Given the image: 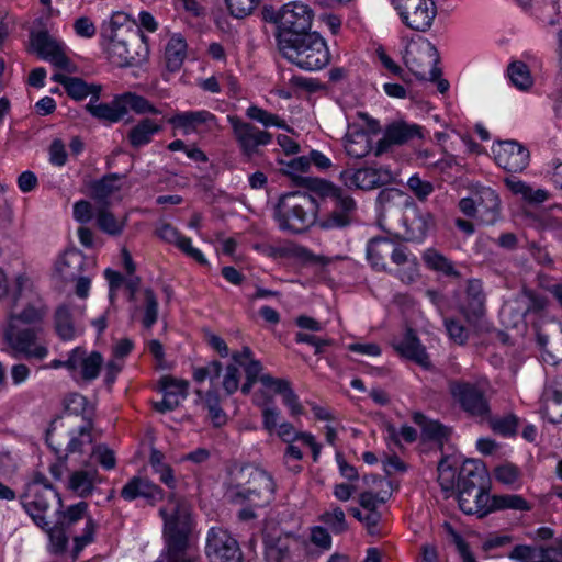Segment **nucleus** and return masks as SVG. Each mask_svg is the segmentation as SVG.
I'll list each match as a JSON object with an SVG mask.
<instances>
[{"mask_svg": "<svg viewBox=\"0 0 562 562\" xmlns=\"http://www.w3.org/2000/svg\"><path fill=\"white\" fill-rule=\"evenodd\" d=\"M167 501V505L159 509L164 519L167 562H195V558L189 554L193 530L190 507L175 493H170Z\"/></svg>", "mask_w": 562, "mask_h": 562, "instance_id": "nucleus-1", "label": "nucleus"}, {"mask_svg": "<svg viewBox=\"0 0 562 562\" xmlns=\"http://www.w3.org/2000/svg\"><path fill=\"white\" fill-rule=\"evenodd\" d=\"M276 483L265 470L252 464L235 465L228 472L226 497L237 505L265 507L273 499Z\"/></svg>", "mask_w": 562, "mask_h": 562, "instance_id": "nucleus-2", "label": "nucleus"}, {"mask_svg": "<svg viewBox=\"0 0 562 562\" xmlns=\"http://www.w3.org/2000/svg\"><path fill=\"white\" fill-rule=\"evenodd\" d=\"M457 499L460 509L468 515L484 517L488 514L487 473L476 460H465L458 473Z\"/></svg>", "mask_w": 562, "mask_h": 562, "instance_id": "nucleus-3", "label": "nucleus"}, {"mask_svg": "<svg viewBox=\"0 0 562 562\" xmlns=\"http://www.w3.org/2000/svg\"><path fill=\"white\" fill-rule=\"evenodd\" d=\"M277 46L284 58L304 70L322 69L330 60L327 44L317 32L307 31Z\"/></svg>", "mask_w": 562, "mask_h": 562, "instance_id": "nucleus-4", "label": "nucleus"}, {"mask_svg": "<svg viewBox=\"0 0 562 562\" xmlns=\"http://www.w3.org/2000/svg\"><path fill=\"white\" fill-rule=\"evenodd\" d=\"M317 211L315 196L304 191H294L280 198L276 216L282 229L300 234L315 223Z\"/></svg>", "mask_w": 562, "mask_h": 562, "instance_id": "nucleus-5", "label": "nucleus"}, {"mask_svg": "<svg viewBox=\"0 0 562 562\" xmlns=\"http://www.w3.org/2000/svg\"><path fill=\"white\" fill-rule=\"evenodd\" d=\"M299 181L315 195L333 201L334 209L321 223L322 227L342 228L351 224L356 212V202L341 188L318 178L300 177Z\"/></svg>", "mask_w": 562, "mask_h": 562, "instance_id": "nucleus-6", "label": "nucleus"}, {"mask_svg": "<svg viewBox=\"0 0 562 562\" xmlns=\"http://www.w3.org/2000/svg\"><path fill=\"white\" fill-rule=\"evenodd\" d=\"M261 14L266 22L277 25V44L310 31L314 16L307 4L296 1L289 2L278 10L272 5H265Z\"/></svg>", "mask_w": 562, "mask_h": 562, "instance_id": "nucleus-7", "label": "nucleus"}, {"mask_svg": "<svg viewBox=\"0 0 562 562\" xmlns=\"http://www.w3.org/2000/svg\"><path fill=\"white\" fill-rule=\"evenodd\" d=\"M9 322H22L24 324H36L42 321L46 313L45 305L34 290L33 282L26 274H19L11 289Z\"/></svg>", "mask_w": 562, "mask_h": 562, "instance_id": "nucleus-8", "label": "nucleus"}, {"mask_svg": "<svg viewBox=\"0 0 562 562\" xmlns=\"http://www.w3.org/2000/svg\"><path fill=\"white\" fill-rule=\"evenodd\" d=\"M448 391L453 401L469 416L485 420L490 418L491 407L485 392L475 383L464 380H450Z\"/></svg>", "mask_w": 562, "mask_h": 562, "instance_id": "nucleus-9", "label": "nucleus"}, {"mask_svg": "<svg viewBox=\"0 0 562 562\" xmlns=\"http://www.w3.org/2000/svg\"><path fill=\"white\" fill-rule=\"evenodd\" d=\"M243 367L247 380L255 382L259 381L265 387L271 389L276 394L281 395L284 405L290 408V413L293 417L303 414L304 408L288 380L277 379L270 374H263L262 364L260 361L255 359H250L249 362Z\"/></svg>", "mask_w": 562, "mask_h": 562, "instance_id": "nucleus-10", "label": "nucleus"}, {"mask_svg": "<svg viewBox=\"0 0 562 562\" xmlns=\"http://www.w3.org/2000/svg\"><path fill=\"white\" fill-rule=\"evenodd\" d=\"M22 504L33 521L38 527L45 528L48 526L44 515L45 512L54 505L61 507V499L52 485L30 483L22 495Z\"/></svg>", "mask_w": 562, "mask_h": 562, "instance_id": "nucleus-11", "label": "nucleus"}, {"mask_svg": "<svg viewBox=\"0 0 562 562\" xmlns=\"http://www.w3.org/2000/svg\"><path fill=\"white\" fill-rule=\"evenodd\" d=\"M110 40L109 53L117 66H130L138 60L140 56L138 48H143L142 41L144 40L139 29L130 27L127 34L124 30H112Z\"/></svg>", "mask_w": 562, "mask_h": 562, "instance_id": "nucleus-12", "label": "nucleus"}, {"mask_svg": "<svg viewBox=\"0 0 562 562\" xmlns=\"http://www.w3.org/2000/svg\"><path fill=\"white\" fill-rule=\"evenodd\" d=\"M402 22L411 30L426 32L437 14L434 0H392Z\"/></svg>", "mask_w": 562, "mask_h": 562, "instance_id": "nucleus-13", "label": "nucleus"}, {"mask_svg": "<svg viewBox=\"0 0 562 562\" xmlns=\"http://www.w3.org/2000/svg\"><path fill=\"white\" fill-rule=\"evenodd\" d=\"M405 63L419 80H436L441 76V69L436 66L439 63V53L429 42L407 50Z\"/></svg>", "mask_w": 562, "mask_h": 562, "instance_id": "nucleus-14", "label": "nucleus"}, {"mask_svg": "<svg viewBox=\"0 0 562 562\" xmlns=\"http://www.w3.org/2000/svg\"><path fill=\"white\" fill-rule=\"evenodd\" d=\"M339 179L348 189L373 190L391 183L393 177L383 167H348L340 172Z\"/></svg>", "mask_w": 562, "mask_h": 562, "instance_id": "nucleus-15", "label": "nucleus"}, {"mask_svg": "<svg viewBox=\"0 0 562 562\" xmlns=\"http://www.w3.org/2000/svg\"><path fill=\"white\" fill-rule=\"evenodd\" d=\"M205 553L210 562H241L243 553L236 539L226 530L212 528Z\"/></svg>", "mask_w": 562, "mask_h": 562, "instance_id": "nucleus-16", "label": "nucleus"}, {"mask_svg": "<svg viewBox=\"0 0 562 562\" xmlns=\"http://www.w3.org/2000/svg\"><path fill=\"white\" fill-rule=\"evenodd\" d=\"M30 43L38 57L49 60L54 66L67 72L77 71V67L65 55L63 46L47 31L32 32Z\"/></svg>", "mask_w": 562, "mask_h": 562, "instance_id": "nucleus-17", "label": "nucleus"}, {"mask_svg": "<svg viewBox=\"0 0 562 562\" xmlns=\"http://www.w3.org/2000/svg\"><path fill=\"white\" fill-rule=\"evenodd\" d=\"M4 339L15 355L25 358L43 359L47 355V348L36 345V333L32 328H18L16 324L9 322L4 331Z\"/></svg>", "mask_w": 562, "mask_h": 562, "instance_id": "nucleus-18", "label": "nucleus"}, {"mask_svg": "<svg viewBox=\"0 0 562 562\" xmlns=\"http://www.w3.org/2000/svg\"><path fill=\"white\" fill-rule=\"evenodd\" d=\"M229 122L241 153L248 160L259 154V146L267 145L272 139L270 133L261 131L250 123L243 122L238 117H229Z\"/></svg>", "mask_w": 562, "mask_h": 562, "instance_id": "nucleus-19", "label": "nucleus"}, {"mask_svg": "<svg viewBox=\"0 0 562 562\" xmlns=\"http://www.w3.org/2000/svg\"><path fill=\"white\" fill-rule=\"evenodd\" d=\"M460 312L474 329L479 331L486 329L484 324L485 294L481 281H468L465 303L460 307Z\"/></svg>", "mask_w": 562, "mask_h": 562, "instance_id": "nucleus-20", "label": "nucleus"}, {"mask_svg": "<svg viewBox=\"0 0 562 562\" xmlns=\"http://www.w3.org/2000/svg\"><path fill=\"white\" fill-rule=\"evenodd\" d=\"M493 151L497 165L508 172H521L529 164V150L516 140H499Z\"/></svg>", "mask_w": 562, "mask_h": 562, "instance_id": "nucleus-21", "label": "nucleus"}, {"mask_svg": "<svg viewBox=\"0 0 562 562\" xmlns=\"http://www.w3.org/2000/svg\"><path fill=\"white\" fill-rule=\"evenodd\" d=\"M537 341L543 349L544 361L555 364L562 359V327L559 324L540 327L537 331Z\"/></svg>", "mask_w": 562, "mask_h": 562, "instance_id": "nucleus-22", "label": "nucleus"}, {"mask_svg": "<svg viewBox=\"0 0 562 562\" xmlns=\"http://www.w3.org/2000/svg\"><path fill=\"white\" fill-rule=\"evenodd\" d=\"M161 391L165 392L164 400L154 403V408L159 413L173 411L180 404L179 395L187 396L189 382L186 380H177L170 375H165L159 381Z\"/></svg>", "mask_w": 562, "mask_h": 562, "instance_id": "nucleus-23", "label": "nucleus"}, {"mask_svg": "<svg viewBox=\"0 0 562 562\" xmlns=\"http://www.w3.org/2000/svg\"><path fill=\"white\" fill-rule=\"evenodd\" d=\"M121 496L126 501L137 497L146 498L149 504L154 505L164 499V491L147 479L134 476L122 488Z\"/></svg>", "mask_w": 562, "mask_h": 562, "instance_id": "nucleus-24", "label": "nucleus"}, {"mask_svg": "<svg viewBox=\"0 0 562 562\" xmlns=\"http://www.w3.org/2000/svg\"><path fill=\"white\" fill-rule=\"evenodd\" d=\"M102 362L103 359L99 352L94 351L87 357L85 350L76 348L66 360L65 367L71 371L81 367L82 379L90 381L99 375Z\"/></svg>", "mask_w": 562, "mask_h": 562, "instance_id": "nucleus-25", "label": "nucleus"}, {"mask_svg": "<svg viewBox=\"0 0 562 562\" xmlns=\"http://www.w3.org/2000/svg\"><path fill=\"white\" fill-rule=\"evenodd\" d=\"M477 198V218L481 223L492 225L501 216V200L494 190L482 187L474 193Z\"/></svg>", "mask_w": 562, "mask_h": 562, "instance_id": "nucleus-26", "label": "nucleus"}, {"mask_svg": "<svg viewBox=\"0 0 562 562\" xmlns=\"http://www.w3.org/2000/svg\"><path fill=\"white\" fill-rule=\"evenodd\" d=\"M55 82L60 83L67 94L74 100L81 101L88 95L90 100H99L102 87L100 85H89L83 79L78 77H68L63 74H55L52 78Z\"/></svg>", "mask_w": 562, "mask_h": 562, "instance_id": "nucleus-27", "label": "nucleus"}, {"mask_svg": "<svg viewBox=\"0 0 562 562\" xmlns=\"http://www.w3.org/2000/svg\"><path fill=\"white\" fill-rule=\"evenodd\" d=\"M394 348L401 356L413 360L424 368H429L431 364L425 348L411 328L406 330L404 338L400 342L394 344Z\"/></svg>", "mask_w": 562, "mask_h": 562, "instance_id": "nucleus-28", "label": "nucleus"}, {"mask_svg": "<svg viewBox=\"0 0 562 562\" xmlns=\"http://www.w3.org/2000/svg\"><path fill=\"white\" fill-rule=\"evenodd\" d=\"M157 235L162 240L175 244L182 252H184L187 256L191 257L195 261H198L201 265H206L207 261L202 255V252L191 246L190 238L181 235L175 227H172L170 224L166 223L162 224L157 229Z\"/></svg>", "mask_w": 562, "mask_h": 562, "instance_id": "nucleus-29", "label": "nucleus"}, {"mask_svg": "<svg viewBox=\"0 0 562 562\" xmlns=\"http://www.w3.org/2000/svg\"><path fill=\"white\" fill-rule=\"evenodd\" d=\"M98 100H90L86 110L95 119L114 123L125 115V108L121 103L120 95L114 98L111 103H97Z\"/></svg>", "mask_w": 562, "mask_h": 562, "instance_id": "nucleus-30", "label": "nucleus"}, {"mask_svg": "<svg viewBox=\"0 0 562 562\" xmlns=\"http://www.w3.org/2000/svg\"><path fill=\"white\" fill-rule=\"evenodd\" d=\"M544 414L551 423L562 417V380L553 381L543 392Z\"/></svg>", "mask_w": 562, "mask_h": 562, "instance_id": "nucleus-31", "label": "nucleus"}, {"mask_svg": "<svg viewBox=\"0 0 562 562\" xmlns=\"http://www.w3.org/2000/svg\"><path fill=\"white\" fill-rule=\"evenodd\" d=\"M120 179L121 176L117 173H110L91 184V198L97 206L110 205L109 198L121 189L117 184Z\"/></svg>", "mask_w": 562, "mask_h": 562, "instance_id": "nucleus-32", "label": "nucleus"}, {"mask_svg": "<svg viewBox=\"0 0 562 562\" xmlns=\"http://www.w3.org/2000/svg\"><path fill=\"white\" fill-rule=\"evenodd\" d=\"M97 226L105 234L110 236H120L124 227L126 226L127 216L122 218L115 217V215L109 210V206H97L95 211Z\"/></svg>", "mask_w": 562, "mask_h": 562, "instance_id": "nucleus-33", "label": "nucleus"}, {"mask_svg": "<svg viewBox=\"0 0 562 562\" xmlns=\"http://www.w3.org/2000/svg\"><path fill=\"white\" fill-rule=\"evenodd\" d=\"M345 150L349 157L360 159L371 150V139L363 130L347 133L345 137Z\"/></svg>", "mask_w": 562, "mask_h": 562, "instance_id": "nucleus-34", "label": "nucleus"}, {"mask_svg": "<svg viewBox=\"0 0 562 562\" xmlns=\"http://www.w3.org/2000/svg\"><path fill=\"white\" fill-rule=\"evenodd\" d=\"M187 55V43L179 36H172L165 49V58L167 68L170 71H177L182 66V63Z\"/></svg>", "mask_w": 562, "mask_h": 562, "instance_id": "nucleus-35", "label": "nucleus"}, {"mask_svg": "<svg viewBox=\"0 0 562 562\" xmlns=\"http://www.w3.org/2000/svg\"><path fill=\"white\" fill-rule=\"evenodd\" d=\"M149 464L154 472L159 475L160 482L171 490L176 488L177 480L175 477L173 470L165 462V454L160 450L151 448Z\"/></svg>", "mask_w": 562, "mask_h": 562, "instance_id": "nucleus-36", "label": "nucleus"}, {"mask_svg": "<svg viewBox=\"0 0 562 562\" xmlns=\"http://www.w3.org/2000/svg\"><path fill=\"white\" fill-rule=\"evenodd\" d=\"M254 402L262 407L263 427L269 432H272L277 428V420L279 417V409L274 407L273 396L269 395L265 391H259L255 394Z\"/></svg>", "mask_w": 562, "mask_h": 562, "instance_id": "nucleus-37", "label": "nucleus"}, {"mask_svg": "<svg viewBox=\"0 0 562 562\" xmlns=\"http://www.w3.org/2000/svg\"><path fill=\"white\" fill-rule=\"evenodd\" d=\"M293 539L291 535L278 537L266 542L267 562H290V542Z\"/></svg>", "mask_w": 562, "mask_h": 562, "instance_id": "nucleus-38", "label": "nucleus"}, {"mask_svg": "<svg viewBox=\"0 0 562 562\" xmlns=\"http://www.w3.org/2000/svg\"><path fill=\"white\" fill-rule=\"evenodd\" d=\"M392 241L387 239H372L367 248V257L373 268L386 271V259L390 257Z\"/></svg>", "mask_w": 562, "mask_h": 562, "instance_id": "nucleus-39", "label": "nucleus"}, {"mask_svg": "<svg viewBox=\"0 0 562 562\" xmlns=\"http://www.w3.org/2000/svg\"><path fill=\"white\" fill-rule=\"evenodd\" d=\"M160 125L150 119H144L128 133V139L134 147H139L150 142L151 136L160 131Z\"/></svg>", "mask_w": 562, "mask_h": 562, "instance_id": "nucleus-40", "label": "nucleus"}, {"mask_svg": "<svg viewBox=\"0 0 562 562\" xmlns=\"http://www.w3.org/2000/svg\"><path fill=\"white\" fill-rule=\"evenodd\" d=\"M387 139L394 145H402L414 138L422 137V131L418 125H408L406 123H395L386 128Z\"/></svg>", "mask_w": 562, "mask_h": 562, "instance_id": "nucleus-41", "label": "nucleus"}, {"mask_svg": "<svg viewBox=\"0 0 562 562\" xmlns=\"http://www.w3.org/2000/svg\"><path fill=\"white\" fill-rule=\"evenodd\" d=\"M488 513L501 509L529 510L530 506L520 495H494L490 497Z\"/></svg>", "mask_w": 562, "mask_h": 562, "instance_id": "nucleus-42", "label": "nucleus"}, {"mask_svg": "<svg viewBox=\"0 0 562 562\" xmlns=\"http://www.w3.org/2000/svg\"><path fill=\"white\" fill-rule=\"evenodd\" d=\"M55 328L58 336L64 340H70L75 337L76 329L72 315L65 305L59 306L55 312Z\"/></svg>", "mask_w": 562, "mask_h": 562, "instance_id": "nucleus-43", "label": "nucleus"}, {"mask_svg": "<svg viewBox=\"0 0 562 562\" xmlns=\"http://www.w3.org/2000/svg\"><path fill=\"white\" fill-rule=\"evenodd\" d=\"M214 120L215 116L212 113L207 111H199L177 114L173 117H171L169 122L178 127H196L200 124H204Z\"/></svg>", "mask_w": 562, "mask_h": 562, "instance_id": "nucleus-44", "label": "nucleus"}, {"mask_svg": "<svg viewBox=\"0 0 562 562\" xmlns=\"http://www.w3.org/2000/svg\"><path fill=\"white\" fill-rule=\"evenodd\" d=\"M50 540V550L55 554L65 552L68 544V537L72 533L71 529L65 526V521H58L53 528L47 530Z\"/></svg>", "mask_w": 562, "mask_h": 562, "instance_id": "nucleus-45", "label": "nucleus"}, {"mask_svg": "<svg viewBox=\"0 0 562 562\" xmlns=\"http://www.w3.org/2000/svg\"><path fill=\"white\" fill-rule=\"evenodd\" d=\"M427 266L446 276L459 277L460 273L454 269L452 262L436 250L429 249L424 255Z\"/></svg>", "mask_w": 562, "mask_h": 562, "instance_id": "nucleus-46", "label": "nucleus"}, {"mask_svg": "<svg viewBox=\"0 0 562 562\" xmlns=\"http://www.w3.org/2000/svg\"><path fill=\"white\" fill-rule=\"evenodd\" d=\"M93 472L80 470L75 471L69 479V488L85 497L89 495L93 488Z\"/></svg>", "mask_w": 562, "mask_h": 562, "instance_id": "nucleus-47", "label": "nucleus"}, {"mask_svg": "<svg viewBox=\"0 0 562 562\" xmlns=\"http://www.w3.org/2000/svg\"><path fill=\"white\" fill-rule=\"evenodd\" d=\"M458 473L459 472H457V470L450 465L446 459L439 462L438 482L442 491L453 493L457 490Z\"/></svg>", "mask_w": 562, "mask_h": 562, "instance_id": "nucleus-48", "label": "nucleus"}, {"mask_svg": "<svg viewBox=\"0 0 562 562\" xmlns=\"http://www.w3.org/2000/svg\"><path fill=\"white\" fill-rule=\"evenodd\" d=\"M508 76L512 82L521 90H527L532 85L529 69L521 61H514L508 66Z\"/></svg>", "mask_w": 562, "mask_h": 562, "instance_id": "nucleus-49", "label": "nucleus"}, {"mask_svg": "<svg viewBox=\"0 0 562 562\" xmlns=\"http://www.w3.org/2000/svg\"><path fill=\"white\" fill-rule=\"evenodd\" d=\"M121 103L125 108V114L128 112V109L135 111L136 113H158V110L154 108L144 97L137 95L132 92H126L120 95Z\"/></svg>", "mask_w": 562, "mask_h": 562, "instance_id": "nucleus-50", "label": "nucleus"}, {"mask_svg": "<svg viewBox=\"0 0 562 562\" xmlns=\"http://www.w3.org/2000/svg\"><path fill=\"white\" fill-rule=\"evenodd\" d=\"M145 306L142 324L146 329H150L158 318V301L151 289L144 290Z\"/></svg>", "mask_w": 562, "mask_h": 562, "instance_id": "nucleus-51", "label": "nucleus"}, {"mask_svg": "<svg viewBox=\"0 0 562 562\" xmlns=\"http://www.w3.org/2000/svg\"><path fill=\"white\" fill-rule=\"evenodd\" d=\"M378 202L384 211H389L393 205H409L411 199L397 189H384L379 193Z\"/></svg>", "mask_w": 562, "mask_h": 562, "instance_id": "nucleus-52", "label": "nucleus"}, {"mask_svg": "<svg viewBox=\"0 0 562 562\" xmlns=\"http://www.w3.org/2000/svg\"><path fill=\"white\" fill-rule=\"evenodd\" d=\"M321 521H323L336 535H340L348 530L346 516L340 507H335L331 512H325L322 514Z\"/></svg>", "mask_w": 562, "mask_h": 562, "instance_id": "nucleus-53", "label": "nucleus"}, {"mask_svg": "<svg viewBox=\"0 0 562 562\" xmlns=\"http://www.w3.org/2000/svg\"><path fill=\"white\" fill-rule=\"evenodd\" d=\"M491 428L494 432L503 436H513L517 431L518 420L516 416L508 415L503 418H487Z\"/></svg>", "mask_w": 562, "mask_h": 562, "instance_id": "nucleus-54", "label": "nucleus"}, {"mask_svg": "<svg viewBox=\"0 0 562 562\" xmlns=\"http://www.w3.org/2000/svg\"><path fill=\"white\" fill-rule=\"evenodd\" d=\"M508 557L519 562H540L542 561V552L540 548L519 544L516 546Z\"/></svg>", "mask_w": 562, "mask_h": 562, "instance_id": "nucleus-55", "label": "nucleus"}, {"mask_svg": "<svg viewBox=\"0 0 562 562\" xmlns=\"http://www.w3.org/2000/svg\"><path fill=\"white\" fill-rule=\"evenodd\" d=\"M247 116L251 120L262 123L265 126H281L286 130L289 127L279 119L278 115L269 113L256 105L247 109Z\"/></svg>", "mask_w": 562, "mask_h": 562, "instance_id": "nucleus-56", "label": "nucleus"}, {"mask_svg": "<svg viewBox=\"0 0 562 562\" xmlns=\"http://www.w3.org/2000/svg\"><path fill=\"white\" fill-rule=\"evenodd\" d=\"M225 2L233 16L243 19L252 13L260 0H225Z\"/></svg>", "mask_w": 562, "mask_h": 562, "instance_id": "nucleus-57", "label": "nucleus"}, {"mask_svg": "<svg viewBox=\"0 0 562 562\" xmlns=\"http://www.w3.org/2000/svg\"><path fill=\"white\" fill-rule=\"evenodd\" d=\"M445 325L450 338L459 344L463 345L469 338L468 329L457 319L447 318L445 319Z\"/></svg>", "mask_w": 562, "mask_h": 562, "instance_id": "nucleus-58", "label": "nucleus"}, {"mask_svg": "<svg viewBox=\"0 0 562 562\" xmlns=\"http://www.w3.org/2000/svg\"><path fill=\"white\" fill-rule=\"evenodd\" d=\"M494 475L495 479L503 484H513L518 480L520 471L516 465L506 463L497 467L494 471Z\"/></svg>", "mask_w": 562, "mask_h": 562, "instance_id": "nucleus-59", "label": "nucleus"}, {"mask_svg": "<svg viewBox=\"0 0 562 562\" xmlns=\"http://www.w3.org/2000/svg\"><path fill=\"white\" fill-rule=\"evenodd\" d=\"M94 531L95 524L91 518H89L86 522L83 533L81 536H74L75 555H77L87 544L93 541Z\"/></svg>", "mask_w": 562, "mask_h": 562, "instance_id": "nucleus-60", "label": "nucleus"}, {"mask_svg": "<svg viewBox=\"0 0 562 562\" xmlns=\"http://www.w3.org/2000/svg\"><path fill=\"white\" fill-rule=\"evenodd\" d=\"M223 389L227 395L233 394L239 386V369L236 364H228L223 379Z\"/></svg>", "mask_w": 562, "mask_h": 562, "instance_id": "nucleus-61", "label": "nucleus"}, {"mask_svg": "<svg viewBox=\"0 0 562 562\" xmlns=\"http://www.w3.org/2000/svg\"><path fill=\"white\" fill-rule=\"evenodd\" d=\"M407 186L419 200L426 199L434 190L430 182L422 180L418 176H412Z\"/></svg>", "mask_w": 562, "mask_h": 562, "instance_id": "nucleus-62", "label": "nucleus"}, {"mask_svg": "<svg viewBox=\"0 0 562 562\" xmlns=\"http://www.w3.org/2000/svg\"><path fill=\"white\" fill-rule=\"evenodd\" d=\"M87 507L88 505L86 502H80L74 506H70L59 521H65V526L71 529V526L83 517Z\"/></svg>", "mask_w": 562, "mask_h": 562, "instance_id": "nucleus-63", "label": "nucleus"}, {"mask_svg": "<svg viewBox=\"0 0 562 562\" xmlns=\"http://www.w3.org/2000/svg\"><path fill=\"white\" fill-rule=\"evenodd\" d=\"M92 456L95 457L97 461L108 470L115 467L114 452L105 446H97L92 451Z\"/></svg>", "mask_w": 562, "mask_h": 562, "instance_id": "nucleus-64", "label": "nucleus"}]
</instances>
